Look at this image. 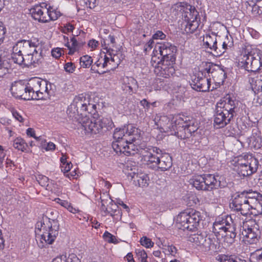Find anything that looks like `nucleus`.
<instances>
[{"instance_id":"nucleus-16","label":"nucleus","mask_w":262,"mask_h":262,"mask_svg":"<svg viewBox=\"0 0 262 262\" xmlns=\"http://www.w3.org/2000/svg\"><path fill=\"white\" fill-rule=\"evenodd\" d=\"M28 85L23 83L21 82H15L11 88L13 96L16 98L30 100V94L28 93Z\"/></svg>"},{"instance_id":"nucleus-46","label":"nucleus","mask_w":262,"mask_h":262,"mask_svg":"<svg viewBox=\"0 0 262 262\" xmlns=\"http://www.w3.org/2000/svg\"><path fill=\"white\" fill-rule=\"evenodd\" d=\"M230 38L231 40L229 39L228 37L227 36V40H228V42H226V41L224 40L223 42L221 43L222 48L219 49V51H218V53L220 54H223L227 50L228 47H231L233 46V41L231 36Z\"/></svg>"},{"instance_id":"nucleus-48","label":"nucleus","mask_w":262,"mask_h":262,"mask_svg":"<svg viewBox=\"0 0 262 262\" xmlns=\"http://www.w3.org/2000/svg\"><path fill=\"white\" fill-rule=\"evenodd\" d=\"M100 199L101 200V205L104 207L103 209L105 210V207H107L109 205V203L113 202V200L111 199L110 195L107 193H103L102 194H100Z\"/></svg>"},{"instance_id":"nucleus-20","label":"nucleus","mask_w":262,"mask_h":262,"mask_svg":"<svg viewBox=\"0 0 262 262\" xmlns=\"http://www.w3.org/2000/svg\"><path fill=\"white\" fill-rule=\"evenodd\" d=\"M244 6L247 14L253 17L262 15V0L246 1Z\"/></svg>"},{"instance_id":"nucleus-52","label":"nucleus","mask_w":262,"mask_h":262,"mask_svg":"<svg viewBox=\"0 0 262 262\" xmlns=\"http://www.w3.org/2000/svg\"><path fill=\"white\" fill-rule=\"evenodd\" d=\"M136 253L140 262H148L147 260V254L144 250L141 249H137Z\"/></svg>"},{"instance_id":"nucleus-8","label":"nucleus","mask_w":262,"mask_h":262,"mask_svg":"<svg viewBox=\"0 0 262 262\" xmlns=\"http://www.w3.org/2000/svg\"><path fill=\"white\" fill-rule=\"evenodd\" d=\"M140 154L142 155L141 160L143 164L151 169H157L160 159L159 156L162 154V150L159 148L153 146L146 147L142 148Z\"/></svg>"},{"instance_id":"nucleus-6","label":"nucleus","mask_w":262,"mask_h":262,"mask_svg":"<svg viewBox=\"0 0 262 262\" xmlns=\"http://www.w3.org/2000/svg\"><path fill=\"white\" fill-rule=\"evenodd\" d=\"M160 121H168L167 123L163 125V128L165 132L169 133L170 135H175L181 139H185L191 136L190 133L187 130V127L178 125L176 123V116L173 117L171 120L167 117H163Z\"/></svg>"},{"instance_id":"nucleus-3","label":"nucleus","mask_w":262,"mask_h":262,"mask_svg":"<svg viewBox=\"0 0 262 262\" xmlns=\"http://www.w3.org/2000/svg\"><path fill=\"white\" fill-rule=\"evenodd\" d=\"M231 211H247L250 208L257 210L260 209L262 213V195L252 189L246 190L237 194L229 204Z\"/></svg>"},{"instance_id":"nucleus-4","label":"nucleus","mask_w":262,"mask_h":262,"mask_svg":"<svg viewBox=\"0 0 262 262\" xmlns=\"http://www.w3.org/2000/svg\"><path fill=\"white\" fill-rule=\"evenodd\" d=\"M262 52L251 45L245 47L238 57V66L248 72L256 73L262 67Z\"/></svg>"},{"instance_id":"nucleus-41","label":"nucleus","mask_w":262,"mask_h":262,"mask_svg":"<svg viewBox=\"0 0 262 262\" xmlns=\"http://www.w3.org/2000/svg\"><path fill=\"white\" fill-rule=\"evenodd\" d=\"M135 141H130L129 142H126L125 151L124 155L126 156L135 155L139 151L137 146L133 143Z\"/></svg>"},{"instance_id":"nucleus-2","label":"nucleus","mask_w":262,"mask_h":262,"mask_svg":"<svg viewBox=\"0 0 262 262\" xmlns=\"http://www.w3.org/2000/svg\"><path fill=\"white\" fill-rule=\"evenodd\" d=\"M59 228L57 220L43 216L36 224V241L38 246L43 248L52 245L58 234Z\"/></svg>"},{"instance_id":"nucleus-59","label":"nucleus","mask_w":262,"mask_h":262,"mask_svg":"<svg viewBox=\"0 0 262 262\" xmlns=\"http://www.w3.org/2000/svg\"><path fill=\"white\" fill-rule=\"evenodd\" d=\"M86 7L91 9L94 8L96 6L97 0H83Z\"/></svg>"},{"instance_id":"nucleus-50","label":"nucleus","mask_w":262,"mask_h":262,"mask_svg":"<svg viewBox=\"0 0 262 262\" xmlns=\"http://www.w3.org/2000/svg\"><path fill=\"white\" fill-rule=\"evenodd\" d=\"M251 262H262V249L257 250L251 255Z\"/></svg>"},{"instance_id":"nucleus-60","label":"nucleus","mask_w":262,"mask_h":262,"mask_svg":"<svg viewBox=\"0 0 262 262\" xmlns=\"http://www.w3.org/2000/svg\"><path fill=\"white\" fill-rule=\"evenodd\" d=\"M62 50L61 48H57L54 49L52 51V55L55 57L56 58H58L60 57L62 54Z\"/></svg>"},{"instance_id":"nucleus-43","label":"nucleus","mask_w":262,"mask_h":262,"mask_svg":"<svg viewBox=\"0 0 262 262\" xmlns=\"http://www.w3.org/2000/svg\"><path fill=\"white\" fill-rule=\"evenodd\" d=\"M82 104L81 108V112L83 113L84 115H86V113H88L89 114H95L96 112V106L95 104L88 103L83 102L82 100Z\"/></svg>"},{"instance_id":"nucleus-22","label":"nucleus","mask_w":262,"mask_h":262,"mask_svg":"<svg viewBox=\"0 0 262 262\" xmlns=\"http://www.w3.org/2000/svg\"><path fill=\"white\" fill-rule=\"evenodd\" d=\"M161 61L162 62L161 66H158L156 68V72H157V74L166 78L172 76L175 73V69L174 68L175 62Z\"/></svg>"},{"instance_id":"nucleus-39","label":"nucleus","mask_w":262,"mask_h":262,"mask_svg":"<svg viewBox=\"0 0 262 262\" xmlns=\"http://www.w3.org/2000/svg\"><path fill=\"white\" fill-rule=\"evenodd\" d=\"M112 143V148L116 153L124 154L125 151V142L115 140Z\"/></svg>"},{"instance_id":"nucleus-34","label":"nucleus","mask_w":262,"mask_h":262,"mask_svg":"<svg viewBox=\"0 0 262 262\" xmlns=\"http://www.w3.org/2000/svg\"><path fill=\"white\" fill-rule=\"evenodd\" d=\"M203 41L206 48H209L211 50H212L217 42L216 35L213 32H211V34H206L203 36Z\"/></svg>"},{"instance_id":"nucleus-64","label":"nucleus","mask_w":262,"mask_h":262,"mask_svg":"<svg viewBox=\"0 0 262 262\" xmlns=\"http://www.w3.org/2000/svg\"><path fill=\"white\" fill-rule=\"evenodd\" d=\"M52 262H68L66 255H62L55 258Z\"/></svg>"},{"instance_id":"nucleus-13","label":"nucleus","mask_w":262,"mask_h":262,"mask_svg":"<svg viewBox=\"0 0 262 262\" xmlns=\"http://www.w3.org/2000/svg\"><path fill=\"white\" fill-rule=\"evenodd\" d=\"M82 121V126L85 132L89 134H97L102 131L105 127V123L101 119H90L84 118Z\"/></svg>"},{"instance_id":"nucleus-31","label":"nucleus","mask_w":262,"mask_h":262,"mask_svg":"<svg viewBox=\"0 0 262 262\" xmlns=\"http://www.w3.org/2000/svg\"><path fill=\"white\" fill-rule=\"evenodd\" d=\"M78 39H79L78 38ZM71 45L69 42H67L65 46L68 48L69 51L68 54L73 55L76 52L78 51L83 46L84 42L77 39L75 36L71 39Z\"/></svg>"},{"instance_id":"nucleus-7","label":"nucleus","mask_w":262,"mask_h":262,"mask_svg":"<svg viewBox=\"0 0 262 262\" xmlns=\"http://www.w3.org/2000/svg\"><path fill=\"white\" fill-rule=\"evenodd\" d=\"M172 13L176 15H181L182 21L199 20V12L195 8L187 4L179 3L172 8Z\"/></svg>"},{"instance_id":"nucleus-12","label":"nucleus","mask_w":262,"mask_h":262,"mask_svg":"<svg viewBox=\"0 0 262 262\" xmlns=\"http://www.w3.org/2000/svg\"><path fill=\"white\" fill-rule=\"evenodd\" d=\"M198 248L202 251L213 253L220 250V245L218 239L213 235H208L205 233L204 238L201 241Z\"/></svg>"},{"instance_id":"nucleus-18","label":"nucleus","mask_w":262,"mask_h":262,"mask_svg":"<svg viewBox=\"0 0 262 262\" xmlns=\"http://www.w3.org/2000/svg\"><path fill=\"white\" fill-rule=\"evenodd\" d=\"M175 122L178 125H184L185 127H187V130L190 133L191 136L198 129L195 120L191 117L178 115L176 116Z\"/></svg>"},{"instance_id":"nucleus-45","label":"nucleus","mask_w":262,"mask_h":262,"mask_svg":"<svg viewBox=\"0 0 262 262\" xmlns=\"http://www.w3.org/2000/svg\"><path fill=\"white\" fill-rule=\"evenodd\" d=\"M93 63L92 57L89 55H84L80 58V64L81 68H88Z\"/></svg>"},{"instance_id":"nucleus-44","label":"nucleus","mask_w":262,"mask_h":262,"mask_svg":"<svg viewBox=\"0 0 262 262\" xmlns=\"http://www.w3.org/2000/svg\"><path fill=\"white\" fill-rule=\"evenodd\" d=\"M12 59L13 62L18 64H23L25 65V56L21 53L15 52L13 49V53L12 55Z\"/></svg>"},{"instance_id":"nucleus-35","label":"nucleus","mask_w":262,"mask_h":262,"mask_svg":"<svg viewBox=\"0 0 262 262\" xmlns=\"http://www.w3.org/2000/svg\"><path fill=\"white\" fill-rule=\"evenodd\" d=\"M172 164V159L170 157L162 156L159 160L157 169H160L161 171H166L171 167Z\"/></svg>"},{"instance_id":"nucleus-11","label":"nucleus","mask_w":262,"mask_h":262,"mask_svg":"<svg viewBox=\"0 0 262 262\" xmlns=\"http://www.w3.org/2000/svg\"><path fill=\"white\" fill-rule=\"evenodd\" d=\"M136 128L132 125L124 126L122 128H117L115 129L113 138L117 140L125 142H129L130 141H135L137 137Z\"/></svg>"},{"instance_id":"nucleus-26","label":"nucleus","mask_w":262,"mask_h":262,"mask_svg":"<svg viewBox=\"0 0 262 262\" xmlns=\"http://www.w3.org/2000/svg\"><path fill=\"white\" fill-rule=\"evenodd\" d=\"M122 84L123 90L126 91L129 94L135 93L138 88L137 80L132 77L126 76L123 77Z\"/></svg>"},{"instance_id":"nucleus-47","label":"nucleus","mask_w":262,"mask_h":262,"mask_svg":"<svg viewBox=\"0 0 262 262\" xmlns=\"http://www.w3.org/2000/svg\"><path fill=\"white\" fill-rule=\"evenodd\" d=\"M216 259L220 262H246L245 260L241 259L237 260L231 256L225 254L219 255L216 257Z\"/></svg>"},{"instance_id":"nucleus-58","label":"nucleus","mask_w":262,"mask_h":262,"mask_svg":"<svg viewBox=\"0 0 262 262\" xmlns=\"http://www.w3.org/2000/svg\"><path fill=\"white\" fill-rule=\"evenodd\" d=\"M26 134L27 136L33 137L37 141H40L42 140L41 136L38 137L35 136V130L32 128H28L27 129Z\"/></svg>"},{"instance_id":"nucleus-62","label":"nucleus","mask_w":262,"mask_h":262,"mask_svg":"<svg viewBox=\"0 0 262 262\" xmlns=\"http://www.w3.org/2000/svg\"><path fill=\"white\" fill-rule=\"evenodd\" d=\"M67 260L68 262H81L80 259L74 253L70 254L67 257Z\"/></svg>"},{"instance_id":"nucleus-14","label":"nucleus","mask_w":262,"mask_h":262,"mask_svg":"<svg viewBox=\"0 0 262 262\" xmlns=\"http://www.w3.org/2000/svg\"><path fill=\"white\" fill-rule=\"evenodd\" d=\"M38 48L37 42L32 41L31 40H21L17 42L13 46V50L15 52L21 53L25 56L34 52Z\"/></svg>"},{"instance_id":"nucleus-10","label":"nucleus","mask_w":262,"mask_h":262,"mask_svg":"<svg viewBox=\"0 0 262 262\" xmlns=\"http://www.w3.org/2000/svg\"><path fill=\"white\" fill-rule=\"evenodd\" d=\"M255 224V222L252 220L243 223L241 234L246 244H255L258 241V231L256 227L253 226Z\"/></svg>"},{"instance_id":"nucleus-51","label":"nucleus","mask_w":262,"mask_h":262,"mask_svg":"<svg viewBox=\"0 0 262 262\" xmlns=\"http://www.w3.org/2000/svg\"><path fill=\"white\" fill-rule=\"evenodd\" d=\"M36 180L39 185L42 187H46L47 190L49 189V188H48L49 179L48 177L45 176L38 175L36 177Z\"/></svg>"},{"instance_id":"nucleus-55","label":"nucleus","mask_w":262,"mask_h":262,"mask_svg":"<svg viewBox=\"0 0 262 262\" xmlns=\"http://www.w3.org/2000/svg\"><path fill=\"white\" fill-rule=\"evenodd\" d=\"M64 69L68 73H73L76 69V67L74 63L68 62L64 64Z\"/></svg>"},{"instance_id":"nucleus-1","label":"nucleus","mask_w":262,"mask_h":262,"mask_svg":"<svg viewBox=\"0 0 262 262\" xmlns=\"http://www.w3.org/2000/svg\"><path fill=\"white\" fill-rule=\"evenodd\" d=\"M241 103L233 96L228 95L223 101L217 103L214 123L217 128H223L229 124L239 111Z\"/></svg>"},{"instance_id":"nucleus-19","label":"nucleus","mask_w":262,"mask_h":262,"mask_svg":"<svg viewBox=\"0 0 262 262\" xmlns=\"http://www.w3.org/2000/svg\"><path fill=\"white\" fill-rule=\"evenodd\" d=\"M82 98L78 97L74 99L73 102L68 107L67 113L69 117L73 120H78L80 116H83V113L81 112Z\"/></svg>"},{"instance_id":"nucleus-32","label":"nucleus","mask_w":262,"mask_h":262,"mask_svg":"<svg viewBox=\"0 0 262 262\" xmlns=\"http://www.w3.org/2000/svg\"><path fill=\"white\" fill-rule=\"evenodd\" d=\"M200 21L199 19V20L182 21L181 24V30H183L186 34H192L199 27Z\"/></svg>"},{"instance_id":"nucleus-17","label":"nucleus","mask_w":262,"mask_h":262,"mask_svg":"<svg viewBox=\"0 0 262 262\" xmlns=\"http://www.w3.org/2000/svg\"><path fill=\"white\" fill-rule=\"evenodd\" d=\"M42 80L37 78H33L27 83L28 93L30 94V100H38L43 98V96L39 95L40 93V86Z\"/></svg>"},{"instance_id":"nucleus-57","label":"nucleus","mask_w":262,"mask_h":262,"mask_svg":"<svg viewBox=\"0 0 262 262\" xmlns=\"http://www.w3.org/2000/svg\"><path fill=\"white\" fill-rule=\"evenodd\" d=\"M165 246L167 247L165 250L168 251L169 254H170L173 256H176V255L178 252L177 248L173 245H168Z\"/></svg>"},{"instance_id":"nucleus-28","label":"nucleus","mask_w":262,"mask_h":262,"mask_svg":"<svg viewBox=\"0 0 262 262\" xmlns=\"http://www.w3.org/2000/svg\"><path fill=\"white\" fill-rule=\"evenodd\" d=\"M234 231V227L232 225L224 228V230L223 232L225 234L222 233V235L224 236V243L225 246L229 247L234 243L236 236V233Z\"/></svg>"},{"instance_id":"nucleus-33","label":"nucleus","mask_w":262,"mask_h":262,"mask_svg":"<svg viewBox=\"0 0 262 262\" xmlns=\"http://www.w3.org/2000/svg\"><path fill=\"white\" fill-rule=\"evenodd\" d=\"M228 219L231 221V217L228 214L226 216L225 219H221L220 217L217 219L213 224L214 232L216 233L218 230L223 231L224 230L225 227H228V226H232L228 221Z\"/></svg>"},{"instance_id":"nucleus-61","label":"nucleus","mask_w":262,"mask_h":262,"mask_svg":"<svg viewBox=\"0 0 262 262\" xmlns=\"http://www.w3.org/2000/svg\"><path fill=\"white\" fill-rule=\"evenodd\" d=\"M166 35L161 31H157L153 35V39H163L165 38Z\"/></svg>"},{"instance_id":"nucleus-40","label":"nucleus","mask_w":262,"mask_h":262,"mask_svg":"<svg viewBox=\"0 0 262 262\" xmlns=\"http://www.w3.org/2000/svg\"><path fill=\"white\" fill-rule=\"evenodd\" d=\"M13 146L15 149L25 151L27 149L28 144L23 139L16 138L13 142Z\"/></svg>"},{"instance_id":"nucleus-54","label":"nucleus","mask_w":262,"mask_h":262,"mask_svg":"<svg viewBox=\"0 0 262 262\" xmlns=\"http://www.w3.org/2000/svg\"><path fill=\"white\" fill-rule=\"evenodd\" d=\"M104 240L110 243H115L116 239L113 235L107 231H105L103 235Z\"/></svg>"},{"instance_id":"nucleus-27","label":"nucleus","mask_w":262,"mask_h":262,"mask_svg":"<svg viewBox=\"0 0 262 262\" xmlns=\"http://www.w3.org/2000/svg\"><path fill=\"white\" fill-rule=\"evenodd\" d=\"M42 59L41 52L39 53L36 49L34 52L25 55V66L28 67L31 65L36 67V64H39L41 62Z\"/></svg>"},{"instance_id":"nucleus-25","label":"nucleus","mask_w":262,"mask_h":262,"mask_svg":"<svg viewBox=\"0 0 262 262\" xmlns=\"http://www.w3.org/2000/svg\"><path fill=\"white\" fill-rule=\"evenodd\" d=\"M249 144L254 149H258L262 147V136L258 128H253L252 135L249 138Z\"/></svg>"},{"instance_id":"nucleus-36","label":"nucleus","mask_w":262,"mask_h":262,"mask_svg":"<svg viewBox=\"0 0 262 262\" xmlns=\"http://www.w3.org/2000/svg\"><path fill=\"white\" fill-rule=\"evenodd\" d=\"M254 91L255 94V98L254 100L256 102L259 104L262 105V76L255 81V85Z\"/></svg>"},{"instance_id":"nucleus-5","label":"nucleus","mask_w":262,"mask_h":262,"mask_svg":"<svg viewBox=\"0 0 262 262\" xmlns=\"http://www.w3.org/2000/svg\"><path fill=\"white\" fill-rule=\"evenodd\" d=\"M233 169L240 176L246 177L255 173L258 167V160L251 154L238 156L233 160Z\"/></svg>"},{"instance_id":"nucleus-53","label":"nucleus","mask_w":262,"mask_h":262,"mask_svg":"<svg viewBox=\"0 0 262 262\" xmlns=\"http://www.w3.org/2000/svg\"><path fill=\"white\" fill-rule=\"evenodd\" d=\"M140 242L143 246H144L146 248L152 247L154 244L150 238H147L146 236H143L141 238Z\"/></svg>"},{"instance_id":"nucleus-30","label":"nucleus","mask_w":262,"mask_h":262,"mask_svg":"<svg viewBox=\"0 0 262 262\" xmlns=\"http://www.w3.org/2000/svg\"><path fill=\"white\" fill-rule=\"evenodd\" d=\"M212 77L217 85L223 84L226 78V73L220 66L216 67L215 71L213 72Z\"/></svg>"},{"instance_id":"nucleus-24","label":"nucleus","mask_w":262,"mask_h":262,"mask_svg":"<svg viewBox=\"0 0 262 262\" xmlns=\"http://www.w3.org/2000/svg\"><path fill=\"white\" fill-rule=\"evenodd\" d=\"M204 178V191H211L217 189L221 184L220 181L212 174H203Z\"/></svg>"},{"instance_id":"nucleus-29","label":"nucleus","mask_w":262,"mask_h":262,"mask_svg":"<svg viewBox=\"0 0 262 262\" xmlns=\"http://www.w3.org/2000/svg\"><path fill=\"white\" fill-rule=\"evenodd\" d=\"M134 183L136 186L140 187H147L149 178L148 175L145 173L140 172L134 173L132 176Z\"/></svg>"},{"instance_id":"nucleus-9","label":"nucleus","mask_w":262,"mask_h":262,"mask_svg":"<svg viewBox=\"0 0 262 262\" xmlns=\"http://www.w3.org/2000/svg\"><path fill=\"white\" fill-rule=\"evenodd\" d=\"M177 51V47L168 42L157 43L154 50V53L159 52L162 56L161 60L166 62H176Z\"/></svg>"},{"instance_id":"nucleus-37","label":"nucleus","mask_w":262,"mask_h":262,"mask_svg":"<svg viewBox=\"0 0 262 262\" xmlns=\"http://www.w3.org/2000/svg\"><path fill=\"white\" fill-rule=\"evenodd\" d=\"M190 184H192L198 190L204 191V178L202 175H198L193 177L189 180Z\"/></svg>"},{"instance_id":"nucleus-56","label":"nucleus","mask_w":262,"mask_h":262,"mask_svg":"<svg viewBox=\"0 0 262 262\" xmlns=\"http://www.w3.org/2000/svg\"><path fill=\"white\" fill-rule=\"evenodd\" d=\"M108 205L109 206L107 207H105V210H104V211H106L107 213H111V212H116L117 210V209L119 208L117 202L116 203L114 202L113 201L112 203H109Z\"/></svg>"},{"instance_id":"nucleus-63","label":"nucleus","mask_w":262,"mask_h":262,"mask_svg":"<svg viewBox=\"0 0 262 262\" xmlns=\"http://www.w3.org/2000/svg\"><path fill=\"white\" fill-rule=\"evenodd\" d=\"M154 43V41L152 39H150L144 46V52L145 54L149 51L152 48V45Z\"/></svg>"},{"instance_id":"nucleus-21","label":"nucleus","mask_w":262,"mask_h":262,"mask_svg":"<svg viewBox=\"0 0 262 262\" xmlns=\"http://www.w3.org/2000/svg\"><path fill=\"white\" fill-rule=\"evenodd\" d=\"M182 217L186 220V223L183 224V227L190 231L196 228L200 220L198 214H178L177 220L180 219L181 221Z\"/></svg>"},{"instance_id":"nucleus-23","label":"nucleus","mask_w":262,"mask_h":262,"mask_svg":"<svg viewBox=\"0 0 262 262\" xmlns=\"http://www.w3.org/2000/svg\"><path fill=\"white\" fill-rule=\"evenodd\" d=\"M191 85L197 91L205 92L210 90V81L205 77H195L192 80Z\"/></svg>"},{"instance_id":"nucleus-49","label":"nucleus","mask_w":262,"mask_h":262,"mask_svg":"<svg viewBox=\"0 0 262 262\" xmlns=\"http://www.w3.org/2000/svg\"><path fill=\"white\" fill-rule=\"evenodd\" d=\"M100 67H102V56L91 67V70L92 73H98L99 74H103L105 73V71L100 72L98 68Z\"/></svg>"},{"instance_id":"nucleus-15","label":"nucleus","mask_w":262,"mask_h":262,"mask_svg":"<svg viewBox=\"0 0 262 262\" xmlns=\"http://www.w3.org/2000/svg\"><path fill=\"white\" fill-rule=\"evenodd\" d=\"M47 6H48V5L43 3L31 8L29 11L32 17L34 20L38 21L39 23H47Z\"/></svg>"},{"instance_id":"nucleus-42","label":"nucleus","mask_w":262,"mask_h":262,"mask_svg":"<svg viewBox=\"0 0 262 262\" xmlns=\"http://www.w3.org/2000/svg\"><path fill=\"white\" fill-rule=\"evenodd\" d=\"M205 233H201V234H191L188 235L187 234V239L188 241L191 243H192L198 247H199L200 244L201 243V241H202V239L204 238V235Z\"/></svg>"},{"instance_id":"nucleus-38","label":"nucleus","mask_w":262,"mask_h":262,"mask_svg":"<svg viewBox=\"0 0 262 262\" xmlns=\"http://www.w3.org/2000/svg\"><path fill=\"white\" fill-rule=\"evenodd\" d=\"M48 17L47 18V23L50 20H55L57 19L61 15V13L59 11L55 10L53 7L50 6H47Z\"/></svg>"}]
</instances>
